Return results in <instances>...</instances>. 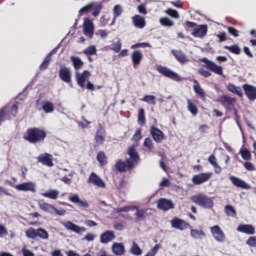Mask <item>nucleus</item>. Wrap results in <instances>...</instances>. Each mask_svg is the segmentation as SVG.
I'll list each match as a JSON object with an SVG mask.
<instances>
[{"label": "nucleus", "instance_id": "f257e3e1", "mask_svg": "<svg viewBox=\"0 0 256 256\" xmlns=\"http://www.w3.org/2000/svg\"><path fill=\"white\" fill-rule=\"evenodd\" d=\"M130 158L123 160H117L115 163V169L119 171V173H127V171H131V169H135V165L141 161L139 157V153L135 150V146L132 145L128 148L127 151Z\"/></svg>", "mask_w": 256, "mask_h": 256}, {"label": "nucleus", "instance_id": "f03ea898", "mask_svg": "<svg viewBox=\"0 0 256 256\" xmlns=\"http://www.w3.org/2000/svg\"><path fill=\"white\" fill-rule=\"evenodd\" d=\"M45 139H47V131L39 127L28 128L23 135V140L31 143L32 145L43 143Z\"/></svg>", "mask_w": 256, "mask_h": 256}, {"label": "nucleus", "instance_id": "7ed1b4c3", "mask_svg": "<svg viewBox=\"0 0 256 256\" xmlns=\"http://www.w3.org/2000/svg\"><path fill=\"white\" fill-rule=\"evenodd\" d=\"M190 200L192 203H195V205L203 207L204 209H213V206L215 205L213 198L201 193L191 196Z\"/></svg>", "mask_w": 256, "mask_h": 256}, {"label": "nucleus", "instance_id": "20e7f679", "mask_svg": "<svg viewBox=\"0 0 256 256\" xmlns=\"http://www.w3.org/2000/svg\"><path fill=\"white\" fill-rule=\"evenodd\" d=\"M103 9V4L100 2H91L79 10V14L90 13L92 11L93 17H99L101 10Z\"/></svg>", "mask_w": 256, "mask_h": 256}, {"label": "nucleus", "instance_id": "39448f33", "mask_svg": "<svg viewBox=\"0 0 256 256\" xmlns=\"http://www.w3.org/2000/svg\"><path fill=\"white\" fill-rule=\"evenodd\" d=\"M25 233L28 239H37V237H39V239H49V232L44 228H29Z\"/></svg>", "mask_w": 256, "mask_h": 256}, {"label": "nucleus", "instance_id": "423d86ee", "mask_svg": "<svg viewBox=\"0 0 256 256\" xmlns=\"http://www.w3.org/2000/svg\"><path fill=\"white\" fill-rule=\"evenodd\" d=\"M133 209H137L135 215H136V221H143L145 219V210H139L137 206H124L121 208H116L115 213H129V211H133Z\"/></svg>", "mask_w": 256, "mask_h": 256}, {"label": "nucleus", "instance_id": "0eeeda50", "mask_svg": "<svg viewBox=\"0 0 256 256\" xmlns=\"http://www.w3.org/2000/svg\"><path fill=\"white\" fill-rule=\"evenodd\" d=\"M39 208L46 213H50V215H65V210H59L47 202L39 203Z\"/></svg>", "mask_w": 256, "mask_h": 256}, {"label": "nucleus", "instance_id": "6e6552de", "mask_svg": "<svg viewBox=\"0 0 256 256\" xmlns=\"http://www.w3.org/2000/svg\"><path fill=\"white\" fill-rule=\"evenodd\" d=\"M105 137H107V132L105 131V128L100 127L96 130L94 139V149H97V147H101V145H104L105 143Z\"/></svg>", "mask_w": 256, "mask_h": 256}, {"label": "nucleus", "instance_id": "1a4fd4ad", "mask_svg": "<svg viewBox=\"0 0 256 256\" xmlns=\"http://www.w3.org/2000/svg\"><path fill=\"white\" fill-rule=\"evenodd\" d=\"M211 177H213V172L196 174L192 177V183L193 185H203V183H207Z\"/></svg>", "mask_w": 256, "mask_h": 256}, {"label": "nucleus", "instance_id": "9d476101", "mask_svg": "<svg viewBox=\"0 0 256 256\" xmlns=\"http://www.w3.org/2000/svg\"><path fill=\"white\" fill-rule=\"evenodd\" d=\"M83 33L89 39H93V35H95V26L93 25V21L89 18L84 19Z\"/></svg>", "mask_w": 256, "mask_h": 256}, {"label": "nucleus", "instance_id": "9b49d317", "mask_svg": "<svg viewBox=\"0 0 256 256\" xmlns=\"http://www.w3.org/2000/svg\"><path fill=\"white\" fill-rule=\"evenodd\" d=\"M202 63H204L209 71H212V73H215L216 75H223V67L215 64V62L203 58Z\"/></svg>", "mask_w": 256, "mask_h": 256}, {"label": "nucleus", "instance_id": "f8f14e48", "mask_svg": "<svg viewBox=\"0 0 256 256\" xmlns=\"http://www.w3.org/2000/svg\"><path fill=\"white\" fill-rule=\"evenodd\" d=\"M171 227L178 229L179 231H185V229H191V225L181 218L174 217L171 220Z\"/></svg>", "mask_w": 256, "mask_h": 256}, {"label": "nucleus", "instance_id": "ddd939ff", "mask_svg": "<svg viewBox=\"0 0 256 256\" xmlns=\"http://www.w3.org/2000/svg\"><path fill=\"white\" fill-rule=\"evenodd\" d=\"M75 77L77 85L83 89L85 88V83L87 82V79L91 77V72L89 70H84L82 73L75 72Z\"/></svg>", "mask_w": 256, "mask_h": 256}, {"label": "nucleus", "instance_id": "4468645a", "mask_svg": "<svg viewBox=\"0 0 256 256\" xmlns=\"http://www.w3.org/2000/svg\"><path fill=\"white\" fill-rule=\"evenodd\" d=\"M150 135L155 143H163V141H165V133H163L161 129L157 128L156 126H151Z\"/></svg>", "mask_w": 256, "mask_h": 256}, {"label": "nucleus", "instance_id": "2eb2a0df", "mask_svg": "<svg viewBox=\"0 0 256 256\" xmlns=\"http://www.w3.org/2000/svg\"><path fill=\"white\" fill-rule=\"evenodd\" d=\"M157 71L164 77H167L168 79H173V81H177V79H179V74L175 73L174 71L165 66H157Z\"/></svg>", "mask_w": 256, "mask_h": 256}, {"label": "nucleus", "instance_id": "dca6fc26", "mask_svg": "<svg viewBox=\"0 0 256 256\" xmlns=\"http://www.w3.org/2000/svg\"><path fill=\"white\" fill-rule=\"evenodd\" d=\"M210 231H211L215 241H217L218 243H224L225 232H223V230L221 229V227H219V225L212 226L210 228Z\"/></svg>", "mask_w": 256, "mask_h": 256}, {"label": "nucleus", "instance_id": "f3484780", "mask_svg": "<svg viewBox=\"0 0 256 256\" xmlns=\"http://www.w3.org/2000/svg\"><path fill=\"white\" fill-rule=\"evenodd\" d=\"M59 79L63 81L64 83H71V68L67 66H61L58 72Z\"/></svg>", "mask_w": 256, "mask_h": 256}, {"label": "nucleus", "instance_id": "a211bd4d", "mask_svg": "<svg viewBox=\"0 0 256 256\" xmlns=\"http://www.w3.org/2000/svg\"><path fill=\"white\" fill-rule=\"evenodd\" d=\"M208 31H209V28L207 24H201L199 26H196V28H194L191 35L193 37H197L198 39H203L204 37L207 36Z\"/></svg>", "mask_w": 256, "mask_h": 256}, {"label": "nucleus", "instance_id": "6ab92c4d", "mask_svg": "<svg viewBox=\"0 0 256 256\" xmlns=\"http://www.w3.org/2000/svg\"><path fill=\"white\" fill-rule=\"evenodd\" d=\"M157 209H160V211H169V209H175V204L167 198H160L157 202Z\"/></svg>", "mask_w": 256, "mask_h": 256}, {"label": "nucleus", "instance_id": "aec40b11", "mask_svg": "<svg viewBox=\"0 0 256 256\" xmlns=\"http://www.w3.org/2000/svg\"><path fill=\"white\" fill-rule=\"evenodd\" d=\"M222 106H224L225 109L228 111H231L233 107H235V103L237 102V99L232 98L230 96H221L219 99Z\"/></svg>", "mask_w": 256, "mask_h": 256}, {"label": "nucleus", "instance_id": "412c9836", "mask_svg": "<svg viewBox=\"0 0 256 256\" xmlns=\"http://www.w3.org/2000/svg\"><path fill=\"white\" fill-rule=\"evenodd\" d=\"M63 227H65L67 231H73V233H78V235H81V233H85L87 231L85 227H80L79 225L71 221L64 222Z\"/></svg>", "mask_w": 256, "mask_h": 256}, {"label": "nucleus", "instance_id": "4be33fe9", "mask_svg": "<svg viewBox=\"0 0 256 256\" xmlns=\"http://www.w3.org/2000/svg\"><path fill=\"white\" fill-rule=\"evenodd\" d=\"M88 183H91L92 185H95L96 187H99L100 189H105L106 184L103 181V179H101V177H99V175H97L95 172H92L88 178Z\"/></svg>", "mask_w": 256, "mask_h": 256}, {"label": "nucleus", "instance_id": "5701e85b", "mask_svg": "<svg viewBox=\"0 0 256 256\" xmlns=\"http://www.w3.org/2000/svg\"><path fill=\"white\" fill-rule=\"evenodd\" d=\"M229 180L231 181L232 185H234V187H238V189H251V185L247 184V182L241 180V178L237 176H230Z\"/></svg>", "mask_w": 256, "mask_h": 256}, {"label": "nucleus", "instance_id": "b1692460", "mask_svg": "<svg viewBox=\"0 0 256 256\" xmlns=\"http://www.w3.org/2000/svg\"><path fill=\"white\" fill-rule=\"evenodd\" d=\"M68 199L71 203H75L78 207H82V209H89V202L81 200L79 194H71Z\"/></svg>", "mask_w": 256, "mask_h": 256}, {"label": "nucleus", "instance_id": "393cba45", "mask_svg": "<svg viewBox=\"0 0 256 256\" xmlns=\"http://www.w3.org/2000/svg\"><path fill=\"white\" fill-rule=\"evenodd\" d=\"M38 163H42V165H45L46 167H53V155L49 153L40 154L37 157Z\"/></svg>", "mask_w": 256, "mask_h": 256}, {"label": "nucleus", "instance_id": "a878e982", "mask_svg": "<svg viewBox=\"0 0 256 256\" xmlns=\"http://www.w3.org/2000/svg\"><path fill=\"white\" fill-rule=\"evenodd\" d=\"M14 189H16L17 191H30L31 193H35L36 188H35V183L33 182H24L22 184H18L16 186H14Z\"/></svg>", "mask_w": 256, "mask_h": 256}, {"label": "nucleus", "instance_id": "bb28decb", "mask_svg": "<svg viewBox=\"0 0 256 256\" xmlns=\"http://www.w3.org/2000/svg\"><path fill=\"white\" fill-rule=\"evenodd\" d=\"M131 59L134 69H137V67H139L143 61V53L140 50H135L131 54Z\"/></svg>", "mask_w": 256, "mask_h": 256}, {"label": "nucleus", "instance_id": "cd10ccee", "mask_svg": "<svg viewBox=\"0 0 256 256\" xmlns=\"http://www.w3.org/2000/svg\"><path fill=\"white\" fill-rule=\"evenodd\" d=\"M244 93L248 97L250 101H255L256 99V87L249 85V84H244L243 85Z\"/></svg>", "mask_w": 256, "mask_h": 256}, {"label": "nucleus", "instance_id": "c85d7f7f", "mask_svg": "<svg viewBox=\"0 0 256 256\" xmlns=\"http://www.w3.org/2000/svg\"><path fill=\"white\" fill-rule=\"evenodd\" d=\"M237 231L238 233H245V235H255V227L251 224H240Z\"/></svg>", "mask_w": 256, "mask_h": 256}, {"label": "nucleus", "instance_id": "c756f323", "mask_svg": "<svg viewBox=\"0 0 256 256\" xmlns=\"http://www.w3.org/2000/svg\"><path fill=\"white\" fill-rule=\"evenodd\" d=\"M172 55H174L175 59L178 63L185 65V63H189V58L184 54L181 50H172Z\"/></svg>", "mask_w": 256, "mask_h": 256}, {"label": "nucleus", "instance_id": "7c9ffc66", "mask_svg": "<svg viewBox=\"0 0 256 256\" xmlns=\"http://www.w3.org/2000/svg\"><path fill=\"white\" fill-rule=\"evenodd\" d=\"M115 239V232L107 230L100 236V242L103 244L111 243Z\"/></svg>", "mask_w": 256, "mask_h": 256}, {"label": "nucleus", "instance_id": "2f4dec72", "mask_svg": "<svg viewBox=\"0 0 256 256\" xmlns=\"http://www.w3.org/2000/svg\"><path fill=\"white\" fill-rule=\"evenodd\" d=\"M132 22H133L134 27H136L137 29H144V27L147 25L145 18H143L140 15L133 16Z\"/></svg>", "mask_w": 256, "mask_h": 256}, {"label": "nucleus", "instance_id": "473e14b6", "mask_svg": "<svg viewBox=\"0 0 256 256\" xmlns=\"http://www.w3.org/2000/svg\"><path fill=\"white\" fill-rule=\"evenodd\" d=\"M208 163H210V165H212L216 175H220L221 171H223L221 166H219V163H217V157H215V155L211 154L208 157Z\"/></svg>", "mask_w": 256, "mask_h": 256}, {"label": "nucleus", "instance_id": "72a5a7b5", "mask_svg": "<svg viewBox=\"0 0 256 256\" xmlns=\"http://www.w3.org/2000/svg\"><path fill=\"white\" fill-rule=\"evenodd\" d=\"M70 61L72 62V65L76 72H79L80 69H83V66L85 65V62L79 58V56H71Z\"/></svg>", "mask_w": 256, "mask_h": 256}, {"label": "nucleus", "instance_id": "f704fd0d", "mask_svg": "<svg viewBox=\"0 0 256 256\" xmlns=\"http://www.w3.org/2000/svg\"><path fill=\"white\" fill-rule=\"evenodd\" d=\"M114 255L121 256L125 253V246L122 243H114L112 246Z\"/></svg>", "mask_w": 256, "mask_h": 256}, {"label": "nucleus", "instance_id": "c9c22d12", "mask_svg": "<svg viewBox=\"0 0 256 256\" xmlns=\"http://www.w3.org/2000/svg\"><path fill=\"white\" fill-rule=\"evenodd\" d=\"M194 92L196 93V95H198V97H200V99H205V91L203 90V88H201V84H199V81L194 80Z\"/></svg>", "mask_w": 256, "mask_h": 256}, {"label": "nucleus", "instance_id": "e433bc0d", "mask_svg": "<svg viewBox=\"0 0 256 256\" xmlns=\"http://www.w3.org/2000/svg\"><path fill=\"white\" fill-rule=\"evenodd\" d=\"M96 159H97L99 165H101V167H105V165H107V163H108L107 155L103 151H99L97 153Z\"/></svg>", "mask_w": 256, "mask_h": 256}, {"label": "nucleus", "instance_id": "4c0bfd02", "mask_svg": "<svg viewBox=\"0 0 256 256\" xmlns=\"http://www.w3.org/2000/svg\"><path fill=\"white\" fill-rule=\"evenodd\" d=\"M42 197H46V199H58L59 198V190H49L47 192L42 193Z\"/></svg>", "mask_w": 256, "mask_h": 256}, {"label": "nucleus", "instance_id": "58836bf2", "mask_svg": "<svg viewBox=\"0 0 256 256\" xmlns=\"http://www.w3.org/2000/svg\"><path fill=\"white\" fill-rule=\"evenodd\" d=\"M42 110L44 113H53V111H55V104H53L51 101L43 102Z\"/></svg>", "mask_w": 256, "mask_h": 256}, {"label": "nucleus", "instance_id": "ea45409f", "mask_svg": "<svg viewBox=\"0 0 256 256\" xmlns=\"http://www.w3.org/2000/svg\"><path fill=\"white\" fill-rule=\"evenodd\" d=\"M227 89L230 93H234V95H238V97H243V91L240 87L235 86V84H229Z\"/></svg>", "mask_w": 256, "mask_h": 256}, {"label": "nucleus", "instance_id": "a19ab883", "mask_svg": "<svg viewBox=\"0 0 256 256\" xmlns=\"http://www.w3.org/2000/svg\"><path fill=\"white\" fill-rule=\"evenodd\" d=\"M84 55H86L87 57H89V61H93V59H91V55H97V48L95 46H89L86 49L83 50Z\"/></svg>", "mask_w": 256, "mask_h": 256}, {"label": "nucleus", "instance_id": "79ce46f5", "mask_svg": "<svg viewBox=\"0 0 256 256\" xmlns=\"http://www.w3.org/2000/svg\"><path fill=\"white\" fill-rule=\"evenodd\" d=\"M144 103H148V105H157V97L153 95H145L143 98L140 99Z\"/></svg>", "mask_w": 256, "mask_h": 256}, {"label": "nucleus", "instance_id": "37998d69", "mask_svg": "<svg viewBox=\"0 0 256 256\" xmlns=\"http://www.w3.org/2000/svg\"><path fill=\"white\" fill-rule=\"evenodd\" d=\"M239 154L241 155L244 161H251V159L253 158V156L251 155V151H249V149L247 148L241 149L239 151Z\"/></svg>", "mask_w": 256, "mask_h": 256}, {"label": "nucleus", "instance_id": "c03bdc74", "mask_svg": "<svg viewBox=\"0 0 256 256\" xmlns=\"http://www.w3.org/2000/svg\"><path fill=\"white\" fill-rule=\"evenodd\" d=\"M190 235L193 239H202L205 237V232L203 230L191 229Z\"/></svg>", "mask_w": 256, "mask_h": 256}, {"label": "nucleus", "instance_id": "a18cd8bd", "mask_svg": "<svg viewBox=\"0 0 256 256\" xmlns=\"http://www.w3.org/2000/svg\"><path fill=\"white\" fill-rule=\"evenodd\" d=\"M224 49L230 51V53H233L234 55H241V48L237 44L231 46H224Z\"/></svg>", "mask_w": 256, "mask_h": 256}, {"label": "nucleus", "instance_id": "49530a36", "mask_svg": "<svg viewBox=\"0 0 256 256\" xmlns=\"http://www.w3.org/2000/svg\"><path fill=\"white\" fill-rule=\"evenodd\" d=\"M188 104V111L191 112L192 115H197L199 113V109L197 108V105L191 101V99L187 100Z\"/></svg>", "mask_w": 256, "mask_h": 256}, {"label": "nucleus", "instance_id": "de8ad7c7", "mask_svg": "<svg viewBox=\"0 0 256 256\" xmlns=\"http://www.w3.org/2000/svg\"><path fill=\"white\" fill-rule=\"evenodd\" d=\"M138 123L143 126L147 123V119L145 118V109L140 108L138 111Z\"/></svg>", "mask_w": 256, "mask_h": 256}, {"label": "nucleus", "instance_id": "09e8293b", "mask_svg": "<svg viewBox=\"0 0 256 256\" xmlns=\"http://www.w3.org/2000/svg\"><path fill=\"white\" fill-rule=\"evenodd\" d=\"M51 63V53H49L44 61L41 63L40 65V71H45V69H47L49 67V64Z\"/></svg>", "mask_w": 256, "mask_h": 256}, {"label": "nucleus", "instance_id": "8fccbe9b", "mask_svg": "<svg viewBox=\"0 0 256 256\" xmlns=\"http://www.w3.org/2000/svg\"><path fill=\"white\" fill-rule=\"evenodd\" d=\"M225 213L229 217H237V210L231 205H226L225 206Z\"/></svg>", "mask_w": 256, "mask_h": 256}, {"label": "nucleus", "instance_id": "3c124183", "mask_svg": "<svg viewBox=\"0 0 256 256\" xmlns=\"http://www.w3.org/2000/svg\"><path fill=\"white\" fill-rule=\"evenodd\" d=\"M143 147H146L148 151H153V149H155V144L153 143V140L151 138H146L144 140Z\"/></svg>", "mask_w": 256, "mask_h": 256}, {"label": "nucleus", "instance_id": "603ef678", "mask_svg": "<svg viewBox=\"0 0 256 256\" xmlns=\"http://www.w3.org/2000/svg\"><path fill=\"white\" fill-rule=\"evenodd\" d=\"M160 25H162L163 27H173V25H175V22L167 17H163L160 19Z\"/></svg>", "mask_w": 256, "mask_h": 256}, {"label": "nucleus", "instance_id": "864d4df0", "mask_svg": "<svg viewBox=\"0 0 256 256\" xmlns=\"http://www.w3.org/2000/svg\"><path fill=\"white\" fill-rule=\"evenodd\" d=\"M130 253H132V255L139 256L143 254V250H141L137 243H133Z\"/></svg>", "mask_w": 256, "mask_h": 256}, {"label": "nucleus", "instance_id": "5fc2aeb1", "mask_svg": "<svg viewBox=\"0 0 256 256\" xmlns=\"http://www.w3.org/2000/svg\"><path fill=\"white\" fill-rule=\"evenodd\" d=\"M113 13L115 19H117V17H121V15L123 14V8L121 7V5L114 6Z\"/></svg>", "mask_w": 256, "mask_h": 256}, {"label": "nucleus", "instance_id": "6e6d98bb", "mask_svg": "<svg viewBox=\"0 0 256 256\" xmlns=\"http://www.w3.org/2000/svg\"><path fill=\"white\" fill-rule=\"evenodd\" d=\"M91 122L89 120L85 119V116L82 117V121L77 122L78 127H81V129H87L89 127V124Z\"/></svg>", "mask_w": 256, "mask_h": 256}, {"label": "nucleus", "instance_id": "4d7b16f0", "mask_svg": "<svg viewBox=\"0 0 256 256\" xmlns=\"http://www.w3.org/2000/svg\"><path fill=\"white\" fill-rule=\"evenodd\" d=\"M166 14L174 19H179V12H177V10L169 8L166 10Z\"/></svg>", "mask_w": 256, "mask_h": 256}, {"label": "nucleus", "instance_id": "13d9d810", "mask_svg": "<svg viewBox=\"0 0 256 256\" xmlns=\"http://www.w3.org/2000/svg\"><path fill=\"white\" fill-rule=\"evenodd\" d=\"M121 47V41H117L116 43L112 44L111 51H114V53H119V51H121Z\"/></svg>", "mask_w": 256, "mask_h": 256}, {"label": "nucleus", "instance_id": "bf43d9fd", "mask_svg": "<svg viewBox=\"0 0 256 256\" xmlns=\"http://www.w3.org/2000/svg\"><path fill=\"white\" fill-rule=\"evenodd\" d=\"M197 23L191 22V21H186L185 22V29L186 31H189V29H193V31L196 29Z\"/></svg>", "mask_w": 256, "mask_h": 256}, {"label": "nucleus", "instance_id": "052dcab7", "mask_svg": "<svg viewBox=\"0 0 256 256\" xmlns=\"http://www.w3.org/2000/svg\"><path fill=\"white\" fill-rule=\"evenodd\" d=\"M243 167L245 168L246 171H255V166L253 163L246 161L243 163Z\"/></svg>", "mask_w": 256, "mask_h": 256}, {"label": "nucleus", "instance_id": "680f3d73", "mask_svg": "<svg viewBox=\"0 0 256 256\" xmlns=\"http://www.w3.org/2000/svg\"><path fill=\"white\" fill-rule=\"evenodd\" d=\"M10 113L13 117H17V113H19V106L17 103H14L11 107Z\"/></svg>", "mask_w": 256, "mask_h": 256}, {"label": "nucleus", "instance_id": "e2e57ef3", "mask_svg": "<svg viewBox=\"0 0 256 256\" xmlns=\"http://www.w3.org/2000/svg\"><path fill=\"white\" fill-rule=\"evenodd\" d=\"M227 31L232 35V37H239V30L235 29L234 27L229 26Z\"/></svg>", "mask_w": 256, "mask_h": 256}, {"label": "nucleus", "instance_id": "0e129e2a", "mask_svg": "<svg viewBox=\"0 0 256 256\" xmlns=\"http://www.w3.org/2000/svg\"><path fill=\"white\" fill-rule=\"evenodd\" d=\"M246 245H248L249 247H256V237L251 236L250 238H248V240L246 241Z\"/></svg>", "mask_w": 256, "mask_h": 256}, {"label": "nucleus", "instance_id": "69168bd1", "mask_svg": "<svg viewBox=\"0 0 256 256\" xmlns=\"http://www.w3.org/2000/svg\"><path fill=\"white\" fill-rule=\"evenodd\" d=\"M145 47H149V43H136V44H133L131 46V49H139V48H145Z\"/></svg>", "mask_w": 256, "mask_h": 256}, {"label": "nucleus", "instance_id": "338daca9", "mask_svg": "<svg viewBox=\"0 0 256 256\" xmlns=\"http://www.w3.org/2000/svg\"><path fill=\"white\" fill-rule=\"evenodd\" d=\"M9 235V232L7 231V228L0 224V237H7Z\"/></svg>", "mask_w": 256, "mask_h": 256}, {"label": "nucleus", "instance_id": "774afa93", "mask_svg": "<svg viewBox=\"0 0 256 256\" xmlns=\"http://www.w3.org/2000/svg\"><path fill=\"white\" fill-rule=\"evenodd\" d=\"M142 136H141V129L136 130L135 134L133 135V140L134 141H141Z\"/></svg>", "mask_w": 256, "mask_h": 256}]
</instances>
